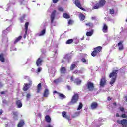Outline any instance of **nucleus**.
Segmentation results:
<instances>
[{"mask_svg":"<svg viewBox=\"0 0 127 127\" xmlns=\"http://www.w3.org/2000/svg\"><path fill=\"white\" fill-rule=\"evenodd\" d=\"M118 70H115L114 71H112L109 75V78H112L109 83L110 85H113V84H115L116 80H117V77H118Z\"/></svg>","mask_w":127,"mask_h":127,"instance_id":"f257e3e1","label":"nucleus"},{"mask_svg":"<svg viewBox=\"0 0 127 127\" xmlns=\"http://www.w3.org/2000/svg\"><path fill=\"white\" fill-rule=\"evenodd\" d=\"M78 101H79V94L75 93L73 95L70 102L69 103V105H74V104H77Z\"/></svg>","mask_w":127,"mask_h":127,"instance_id":"f03ea898","label":"nucleus"},{"mask_svg":"<svg viewBox=\"0 0 127 127\" xmlns=\"http://www.w3.org/2000/svg\"><path fill=\"white\" fill-rule=\"evenodd\" d=\"M102 49H103V48L101 46H98L95 48L93 51L91 53V56L93 57L97 56V55H98V53H100V52L102 51Z\"/></svg>","mask_w":127,"mask_h":127,"instance_id":"7ed1b4c3","label":"nucleus"},{"mask_svg":"<svg viewBox=\"0 0 127 127\" xmlns=\"http://www.w3.org/2000/svg\"><path fill=\"white\" fill-rule=\"evenodd\" d=\"M85 86L89 92H93V91L95 90V85H94V83L91 81L87 82L85 84Z\"/></svg>","mask_w":127,"mask_h":127,"instance_id":"20e7f679","label":"nucleus"},{"mask_svg":"<svg viewBox=\"0 0 127 127\" xmlns=\"http://www.w3.org/2000/svg\"><path fill=\"white\" fill-rule=\"evenodd\" d=\"M29 83H25L24 86L23 87V91L24 92H26L31 86H32V81H31L30 79L28 80Z\"/></svg>","mask_w":127,"mask_h":127,"instance_id":"39448f33","label":"nucleus"},{"mask_svg":"<svg viewBox=\"0 0 127 127\" xmlns=\"http://www.w3.org/2000/svg\"><path fill=\"white\" fill-rule=\"evenodd\" d=\"M117 122L123 127H127V118L123 119L121 120H118Z\"/></svg>","mask_w":127,"mask_h":127,"instance_id":"423d86ee","label":"nucleus"},{"mask_svg":"<svg viewBox=\"0 0 127 127\" xmlns=\"http://www.w3.org/2000/svg\"><path fill=\"white\" fill-rule=\"evenodd\" d=\"M106 85H107V79H106V77L103 76L100 79V86L104 87Z\"/></svg>","mask_w":127,"mask_h":127,"instance_id":"0eeeda50","label":"nucleus"},{"mask_svg":"<svg viewBox=\"0 0 127 127\" xmlns=\"http://www.w3.org/2000/svg\"><path fill=\"white\" fill-rule=\"evenodd\" d=\"M74 4L76 5L78 8H80V9H81V10H83V11H85V8H83L82 7V5H81V2L79 0H75L74 1Z\"/></svg>","mask_w":127,"mask_h":127,"instance_id":"6e6552de","label":"nucleus"},{"mask_svg":"<svg viewBox=\"0 0 127 127\" xmlns=\"http://www.w3.org/2000/svg\"><path fill=\"white\" fill-rule=\"evenodd\" d=\"M123 43H124V41H120V42L117 44V45L118 46V50H119V51H122V50H124V45L123 44Z\"/></svg>","mask_w":127,"mask_h":127,"instance_id":"1a4fd4ad","label":"nucleus"},{"mask_svg":"<svg viewBox=\"0 0 127 127\" xmlns=\"http://www.w3.org/2000/svg\"><path fill=\"white\" fill-rule=\"evenodd\" d=\"M56 14V11L54 10L51 14V23H53L54 19H55V14Z\"/></svg>","mask_w":127,"mask_h":127,"instance_id":"9d476101","label":"nucleus"},{"mask_svg":"<svg viewBox=\"0 0 127 127\" xmlns=\"http://www.w3.org/2000/svg\"><path fill=\"white\" fill-rule=\"evenodd\" d=\"M62 115L64 118L68 120V121H70L71 120V117L69 115H67V112L66 111H63L62 112Z\"/></svg>","mask_w":127,"mask_h":127,"instance_id":"9b49d317","label":"nucleus"},{"mask_svg":"<svg viewBox=\"0 0 127 127\" xmlns=\"http://www.w3.org/2000/svg\"><path fill=\"white\" fill-rule=\"evenodd\" d=\"M24 125H25V122H24V120H20L17 124L18 127H23L24 126Z\"/></svg>","mask_w":127,"mask_h":127,"instance_id":"f8f14e48","label":"nucleus"},{"mask_svg":"<svg viewBox=\"0 0 127 127\" xmlns=\"http://www.w3.org/2000/svg\"><path fill=\"white\" fill-rule=\"evenodd\" d=\"M102 31L104 33H107L108 32V25L106 23L103 24V26L102 27Z\"/></svg>","mask_w":127,"mask_h":127,"instance_id":"ddd939ff","label":"nucleus"},{"mask_svg":"<svg viewBox=\"0 0 127 127\" xmlns=\"http://www.w3.org/2000/svg\"><path fill=\"white\" fill-rule=\"evenodd\" d=\"M16 105L18 108H22V103L21 102V101L19 100H17L16 101Z\"/></svg>","mask_w":127,"mask_h":127,"instance_id":"4468645a","label":"nucleus"},{"mask_svg":"<svg viewBox=\"0 0 127 127\" xmlns=\"http://www.w3.org/2000/svg\"><path fill=\"white\" fill-rule=\"evenodd\" d=\"M82 83V80H81L79 78H75L74 81V83L77 85H81Z\"/></svg>","mask_w":127,"mask_h":127,"instance_id":"2eb2a0df","label":"nucleus"},{"mask_svg":"<svg viewBox=\"0 0 127 127\" xmlns=\"http://www.w3.org/2000/svg\"><path fill=\"white\" fill-rule=\"evenodd\" d=\"M98 103L97 102H92L91 105V108L92 110H95L98 108Z\"/></svg>","mask_w":127,"mask_h":127,"instance_id":"dca6fc26","label":"nucleus"},{"mask_svg":"<svg viewBox=\"0 0 127 127\" xmlns=\"http://www.w3.org/2000/svg\"><path fill=\"white\" fill-rule=\"evenodd\" d=\"M42 85L41 84V83H40L38 84L37 87V93L38 94L39 93H40V91L41 90H42Z\"/></svg>","mask_w":127,"mask_h":127,"instance_id":"f3484780","label":"nucleus"},{"mask_svg":"<svg viewBox=\"0 0 127 127\" xmlns=\"http://www.w3.org/2000/svg\"><path fill=\"white\" fill-rule=\"evenodd\" d=\"M42 60H41V58H38L37 61H36V65L38 67H39V66H41L42 65V64L41 63H42Z\"/></svg>","mask_w":127,"mask_h":127,"instance_id":"a211bd4d","label":"nucleus"},{"mask_svg":"<svg viewBox=\"0 0 127 127\" xmlns=\"http://www.w3.org/2000/svg\"><path fill=\"white\" fill-rule=\"evenodd\" d=\"M48 95H49V90H48V89H45L44 91L43 97L47 98V97H48Z\"/></svg>","mask_w":127,"mask_h":127,"instance_id":"6ab92c4d","label":"nucleus"},{"mask_svg":"<svg viewBox=\"0 0 127 127\" xmlns=\"http://www.w3.org/2000/svg\"><path fill=\"white\" fill-rule=\"evenodd\" d=\"M45 120L47 123H48L50 124V123H51V118L49 115H46L45 117Z\"/></svg>","mask_w":127,"mask_h":127,"instance_id":"aec40b11","label":"nucleus"},{"mask_svg":"<svg viewBox=\"0 0 127 127\" xmlns=\"http://www.w3.org/2000/svg\"><path fill=\"white\" fill-rule=\"evenodd\" d=\"M98 4L101 7H103L106 4V0H100Z\"/></svg>","mask_w":127,"mask_h":127,"instance_id":"412c9836","label":"nucleus"},{"mask_svg":"<svg viewBox=\"0 0 127 127\" xmlns=\"http://www.w3.org/2000/svg\"><path fill=\"white\" fill-rule=\"evenodd\" d=\"M60 72H61V74H65V73H66L67 69H66V67H61Z\"/></svg>","mask_w":127,"mask_h":127,"instance_id":"4be33fe9","label":"nucleus"},{"mask_svg":"<svg viewBox=\"0 0 127 127\" xmlns=\"http://www.w3.org/2000/svg\"><path fill=\"white\" fill-rule=\"evenodd\" d=\"M13 118L14 119V120H17L18 118V114H17V112H14L13 111Z\"/></svg>","mask_w":127,"mask_h":127,"instance_id":"5701e85b","label":"nucleus"},{"mask_svg":"<svg viewBox=\"0 0 127 127\" xmlns=\"http://www.w3.org/2000/svg\"><path fill=\"white\" fill-rule=\"evenodd\" d=\"M79 18H80L81 21H83L85 20L86 17L85 16V15L83 14L82 13H81L79 15Z\"/></svg>","mask_w":127,"mask_h":127,"instance_id":"b1692460","label":"nucleus"},{"mask_svg":"<svg viewBox=\"0 0 127 127\" xmlns=\"http://www.w3.org/2000/svg\"><path fill=\"white\" fill-rule=\"evenodd\" d=\"M22 39V36H19L16 40L14 41V44H16L18 41H20Z\"/></svg>","mask_w":127,"mask_h":127,"instance_id":"393cba45","label":"nucleus"},{"mask_svg":"<svg viewBox=\"0 0 127 127\" xmlns=\"http://www.w3.org/2000/svg\"><path fill=\"white\" fill-rule=\"evenodd\" d=\"M0 60L1 62H4L5 59H4V55L3 54H0Z\"/></svg>","mask_w":127,"mask_h":127,"instance_id":"a878e982","label":"nucleus"},{"mask_svg":"<svg viewBox=\"0 0 127 127\" xmlns=\"http://www.w3.org/2000/svg\"><path fill=\"white\" fill-rule=\"evenodd\" d=\"M76 64L73 63L72 64H71L70 67V71H73V70H74L75 68H76Z\"/></svg>","mask_w":127,"mask_h":127,"instance_id":"bb28decb","label":"nucleus"},{"mask_svg":"<svg viewBox=\"0 0 127 127\" xmlns=\"http://www.w3.org/2000/svg\"><path fill=\"white\" fill-rule=\"evenodd\" d=\"M73 42H74V40L73 39H70L67 40L65 42V43L66 44H72V43H73Z\"/></svg>","mask_w":127,"mask_h":127,"instance_id":"cd10ccee","label":"nucleus"},{"mask_svg":"<svg viewBox=\"0 0 127 127\" xmlns=\"http://www.w3.org/2000/svg\"><path fill=\"white\" fill-rule=\"evenodd\" d=\"M101 6H100L99 3H96L94 6H93V9H99V8H100Z\"/></svg>","mask_w":127,"mask_h":127,"instance_id":"c85d7f7f","label":"nucleus"},{"mask_svg":"<svg viewBox=\"0 0 127 127\" xmlns=\"http://www.w3.org/2000/svg\"><path fill=\"white\" fill-rule=\"evenodd\" d=\"M29 26V22H26L25 24V31H28V26Z\"/></svg>","mask_w":127,"mask_h":127,"instance_id":"c756f323","label":"nucleus"},{"mask_svg":"<svg viewBox=\"0 0 127 127\" xmlns=\"http://www.w3.org/2000/svg\"><path fill=\"white\" fill-rule=\"evenodd\" d=\"M58 95H59V97H60V98H61V99H63L66 98V96L62 93H58Z\"/></svg>","mask_w":127,"mask_h":127,"instance_id":"7c9ffc66","label":"nucleus"},{"mask_svg":"<svg viewBox=\"0 0 127 127\" xmlns=\"http://www.w3.org/2000/svg\"><path fill=\"white\" fill-rule=\"evenodd\" d=\"M63 16L64 18H66V19L70 18V15L66 13H64Z\"/></svg>","mask_w":127,"mask_h":127,"instance_id":"2f4dec72","label":"nucleus"},{"mask_svg":"<svg viewBox=\"0 0 127 127\" xmlns=\"http://www.w3.org/2000/svg\"><path fill=\"white\" fill-rule=\"evenodd\" d=\"M25 17H26L25 15H23L22 17H21L20 20L21 23H23V22H24V20H25Z\"/></svg>","mask_w":127,"mask_h":127,"instance_id":"473e14b6","label":"nucleus"},{"mask_svg":"<svg viewBox=\"0 0 127 127\" xmlns=\"http://www.w3.org/2000/svg\"><path fill=\"white\" fill-rule=\"evenodd\" d=\"M93 32L94 31H93V30H92L91 31L86 32V35L87 36H92V35H93Z\"/></svg>","mask_w":127,"mask_h":127,"instance_id":"72a5a7b5","label":"nucleus"},{"mask_svg":"<svg viewBox=\"0 0 127 127\" xmlns=\"http://www.w3.org/2000/svg\"><path fill=\"white\" fill-rule=\"evenodd\" d=\"M85 25L86 26H89V27H90L91 28H92V27L94 26V24H93V23H91V22L86 23Z\"/></svg>","mask_w":127,"mask_h":127,"instance_id":"f704fd0d","label":"nucleus"},{"mask_svg":"<svg viewBox=\"0 0 127 127\" xmlns=\"http://www.w3.org/2000/svg\"><path fill=\"white\" fill-rule=\"evenodd\" d=\"M82 71L78 70L77 69L74 70L73 72V74H75V75H78V74H82Z\"/></svg>","mask_w":127,"mask_h":127,"instance_id":"c9c22d12","label":"nucleus"},{"mask_svg":"<svg viewBox=\"0 0 127 127\" xmlns=\"http://www.w3.org/2000/svg\"><path fill=\"white\" fill-rule=\"evenodd\" d=\"M60 82H61V78H58L54 80L55 84H58V83H60Z\"/></svg>","mask_w":127,"mask_h":127,"instance_id":"e433bc0d","label":"nucleus"},{"mask_svg":"<svg viewBox=\"0 0 127 127\" xmlns=\"http://www.w3.org/2000/svg\"><path fill=\"white\" fill-rule=\"evenodd\" d=\"M80 111L75 112L74 115L72 116V118H76V117H78V116H80Z\"/></svg>","mask_w":127,"mask_h":127,"instance_id":"4c0bfd02","label":"nucleus"},{"mask_svg":"<svg viewBox=\"0 0 127 127\" xmlns=\"http://www.w3.org/2000/svg\"><path fill=\"white\" fill-rule=\"evenodd\" d=\"M82 108H83V104L82 103V102H80L79 105L77 108V110L80 111V110H81Z\"/></svg>","mask_w":127,"mask_h":127,"instance_id":"58836bf2","label":"nucleus"},{"mask_svg":"<svg viewBox=\"0 0 127 127\" xmlns=\"http://www.w3.org/2000/svg\"><path fill=\"white\" fill-rule=\"evenodd\" d=\"M46 31V30L43 29L42 31H41V32L39 34L40 36H42V35H44L45 34V32Z\"/></svg>","mask_w":127,"mask_h":127,"instance_id":"ea45409f","label":"nucleus"},{"mask_svg":"<svg viewBox=\"0 0 127 127\" xmlns=\"http://www.w3.org/2000/svg\"><path fill=\"white\" fill-rule=\"evenodd\" d=\"M121 118H127V115H126V113H123L120 116Z\"/></svg>","mask_w":127,"mask_h":127,"instance_id":"a19ab883","label":"nucleus"},{"mask_svg":"<svg viewBox=\"0 0 127 127\" xmlns=\"http://www.w3.org/2000/svg\"><path fill=\"white\" fill-rule=\"evenodd\" d=\"M82 62H83V63H86V62H87V60H86V58H82L81 59Z\"/></svg>","mask_w":127,"mask_h":127,"instance_id":"79ce46f5","label":"nucleus"},{"mask_svg":"<svg viewBox=\"0 0 127 127\" xmlns=\"http://www.w3.org/2000/svg\"><path fill=\"white\" fill-rule=\"evenodd\" d=\"M110 14H114L115 13V10L114 9H110Z\"/></svg>","mask_w":127,"mask_h":127,"instance_id":"37998d69","label":"nucleus"},{"mask_svg":"<svg viewBox=\"0 0 127 127\" xmlns=\"http://www.w3.org/2000/svg\"><path fill=\"white\" fill-rule=\"evenodd\" d=\"M19 2L20 3L21 5H22V4H23V3L24 2V0H19Z\"/></svg>","mask_w":127,"mask_h":127,"instance_id":"c03bdc74","label":"nucleus"},{"mask_svg":"<svg viewBox=\"0 0 127 127\" xmlns=\"http://www.w3.org/2000/svg\"><path fill=\"white\" fill-rule=\"evenodd\" d=\"M119 109L121 112H125V108L123 107H121Z\"/></svg>","mask_w":127,"mask_h":127,"instance_id":"a18cd8bd","label":"nucleus"},{"mask_svg":"<svg viewBox=\"0 0 127 127\" xmlns=\"http://www.w3.org/2000/svg\"><path fill=\"white\" fill-rule=\"evenodd\" d=\"M30 97H31V95L30 94V93L27 94L26 95L27 99H30Z\"/></svg>","mask_w":127,"mask_h":127,"instance_id":"49530a36","label":"nucleus"},{"mask_svg":"<svg viewBox=\"0 0 127 127\" xmlns=\"http://www.w3.org/2000/svg\"><path fill=\"white\" fill-rule=\"evenodd\" d=\"M59 11H64V9L62 7H60L58 8Z\"/></svg>","mask_w":127,"mask_h":127,"instance_id":"de8ad7c7","label":"nucleus"},{"mask_svg":"<svg viewBox=\"0 0 127 127\" xmlns=\"http://www.w3.org/2000/svg\"><path fill=\"white\" fill-rule=\"evenodd\" d=\"M53 3H57L59 1V0H52Z\"/></svg>","mask_w":127,"mask_h":127,"instance_id":"09e8293b","label":"nucleus"},{"mask_svg":"<svg viewBox=\"0 0 127 127\" xmlns=\"http://www.w3.org/2000/svg\"><path fill=\"white\" fill-rule=\"evenodd\" d=\"M68 24L69 25L73 24V21L72 20H69L68 21Z\"/></svg>","mask_w":127,"mask_h":127,"instance_id":"8fccbe9b","label":"nucleus"},{"mask_svg":"<svg viewBox=\"0 0 127 127\" xmlns=\"http://www.w3.org/2000/svg\"><path fill=\"white\" fill-rule=\"evenodd\" d=\"M66 88L69 91H71V86H70V85H67Z\"/></svg>","mask_w":127,"mask_h":127,"instance_id":"3c124183","label":"nucleus"},{"mask_svg":"<svg viewBox=\"0 0 127 127\" xmlns=\"http://www.w3.org/2000/svg\"><path fill=\"white\" fill-rule=\"evenodd\" d=\"M26 35H27V31H25V34L24 35V38H26Z\"/></svg>","mask_w":127,"mask_h":127,"instance_id":"603ef678","label":"nucleus"},{"mask_svg":"<svg viewBox=\"0 0 127 127\" xmlns=\"http://www.w3.org/2000/svg\"><path fill=\"white\" fill-rule=\"evenodd\" d=\"M38 73H40V72H41V67H39L38 68Z\"/></svg>","mask_w":127,"mask_h":127,"instance_id":"864d4df0","label":"nucleus"},{"mask_svg":"<svg viewBox=\"0 0 127 127\" xmlns=\"http://www.w3.org/2000/svg\"><path fill=\"white\" fill-rule=\"evenodd\" d=\"M70 81H71V82H74V77L71 76V77H70Z\"/></svg>","mask_w":127,"mask_h":127,"instance_id":"5fc2aeb1","label":"nucleus"},{"mask_svg":"<svg viewBox=\"0 0 127 127\" xmlns=\"http://www.w3.org/2000/svg\"><path fill=\"white\" fill-rule=\"evenodd\" d=\"M46 127H53L51 124H48Z\"/></svg>","mask_w":127,"mask_h":127,"instance_id":"6e6d98bb","label":"nucleus"},{"mask_svg":"<svg viewBox=\"0 0 127 127\" xmlns=\"http://www.w3.org/2000/svg\"><path fill=\"white\" fill-rule=\"evenodd\" d=\"M3 113V111L2 109L0 110V115H2V113Z\"/></svg>","mask_w":127,"mask_h":127,"instance_id":"4d7b16f0","label":"nucleus"},{"mask_svg":"<svg viewBox=\"0 0 127 127\" xmlns=\"http://www.w3.org/2000/svg\"><path fill=\"white\" fill-rule=\"evenodd\" d=\"M58 93H59V92H57V91H56V90H55L53 92V94H58Z\"/></svg>","mask_w":127,"mask_h":127,"instance_id":"13d9d810","label":"nucleus"},{"mask_svg":"<svg viewBox=\"0 0 127 127\" xmlns=\"http://www.w3.org/2000/svg\"><path fill=\"white\" fill-rule=\"evenodd\" d=\"M5 92L4 91L1 92V95H5Z\"/></svg>","mask_w":127,"mask_h":127,"instance_id":"bf43d9fd","label":"nucleus"},{"mask_svg":"<svg viewBox=\"0 0 127 127\" xmlns=\"http://www.w3.org/2000/svg\"><path fill=\"white\" fill-rule=\"evenodd\" d=\"M116 117H117V118H119V117H120V115L119 114V113L116 114Z\"/></svg>","mask_w":127,"mask_h":127,"instance_id":"052dcab7","label":"nucleus"},{"mask_svg":"<svg viewBox=\"0 0 127 127\" xmlns=\"http://www.w3.org/2000/svg\"><path fill=\"white\" fill-rule=\"evenodd\" d=\"M124 98H125V99H125L126 102H127V96H124Z\"/></svg>","mask_w":127,"mask_h":127,"instance_id":"680f3d73","label":"nucleus"},{"mask_svg":"<svg viewBox=\"0 0 127 127\" xmlns=\"http://www.w3.org/2000/svg\"><path fill=\"white\" fill-rule=\"evenodd\" d=\"M111 100H112V98H111V97L109 96V97H108V101H111Z\"/></svg>","mask_w":127,"mask_h":127,"instance_id":"e2e57ef3","label":"nucleus"},{"mask_svg":"<svg viewBox=\"0 0 127 127\" xmlns=\"http://www.w3.org/2000/svg\"><path fill=\"white\" fill-rule=\"evenodd\" d=\"M113 105L114 106H117V103L116 102L113 103Z\"/></svg>","mask_w":127,"mask_h":127,"instance_id":"0e129e2a","label":"nucleus"},{"mask_svg":"<svg viewBox=\"0 0 127 127\" xmlns=\"http://www.w3.org/2000/svg\"><path fill=\"white\" fill-rule=\"evenodd\" d=\"M83 90H84V91H85V90H86V88H85V87H83Z\"/></svg>","mask_w":127,"mask_h":127,"instance_id":"69168bd1","label":"nucleus"},{"mask_svg":"<svg viewBox=\"0 0 127 127\" xmlns=\"http://www.w3.org/2000/svg\"><path fill=\"white\" fill-rule=\"evenodd\" d=\"M64 60H63L62 61V63H64Z\"/></svg>","mask_w":127,"mask_h":127,"instance_id":"338daca9","label":"nucleus"},{"mask_svg":"<svg viewBox=\"0 0 127 127\" xmlns=\"http://www.w3.org/2000/svg\"><path fill=\"white\" fill-rule=\"evenodd\" d=\"M55 53L56 54V53H57V51H55Z\"/></svg>","mask_w":127,"mask_h":127,"instance_id":"774afa93","label":"nucleus"}]
</instances>
